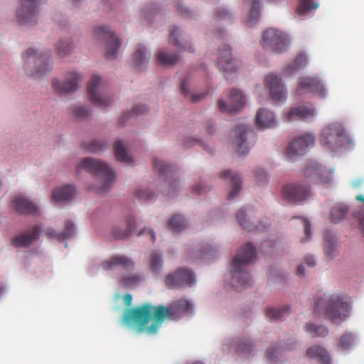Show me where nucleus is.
<instances>
[{
    "label": "nucleus",
    "mask_w": 364,
    "mask_h": 364,
    "mask_svg": "<svg viewBox=\"0 0 364 364\" xmlns=\"http://www.w3.org/2000/svg\"><path fill=\"white\" fill-rule=\"evenodd\" d=\"M255 124L259 129H269L275 127L277 122L272 112L260 109L255 117Z\"/></svg>",
    "instance_id": "obj_24"
},
{
    "label": "nucleus",
    "mask_w": 364,
    "mask_h": 364,
    "mask_svg": "<svg viewBox=\"0 0 364 364\" xmlns=\"http://www.w3.org/2000/svg\"><path fill=\"white\" fill-rule=\"evenodd\" d=\"M289 314V308L288 307H282V308H272L269 307L266 309V315L270 319L279 320L282 319L286 315Z\"/></svg>",
    "instance_id": "obj_41"
},
{
    "label": "nucleus",
    "mask_w": 364,
    "mask_h": 364,
    "mask_svg": "<svg viewBox=\"0 0 364 364\" xmlns=\"http://www.w3.org/2000/svg\"><path fill=\"white\" fill-rule=\"evenodd\" d=\"M81 81L82 76L80 74L75 72H70L67 74L64 81L53 80V87L58 94L70 93L77 89L78 84Z\"/></svg>",
    "instance_id": "obj_15"
},
{
    "label": "nucleus",
    "mask_w": 364,
    "mask_h": 364,
    "mask_svg": "<svg viewBox=\"0 0 364 364\" xmlns=\"http://www.w3.org/2000/svg\"><path fill=\"white\" fill-rule=\"evenodd\" d=\"M162 267L163 259L161 255L156 252H152L149 257V268L151 272H159Z\"/></svg>",
    "instance_id": "obj_39"
},
{
    "label": "nucleus",
    "mask_w": 364,
    "mask_h": 364,
    "mask_svg": "<svg viewBox=\"0 0 364 364\" xmlns=\"http://www.w3.org/2000/svg\"><path fill=\"white\" fill-rule=\"evenodd\" d=\"M260 45L264 50L281 53L287 50L289 38L282 31L269 28L263 33Z\"/></svg>",
    "instance_id": "obj_7"
},
{
    "label": "nucleus",
    "mask_w": 364,
    "mask_h": 364,
    "mask_svg": "<svg viewBox=\"0 0 364 364\" xmlns=\"http://www.w3.org/2000/svg\"><path fill=\"white\" fill-rule=\"evenodd\" d=\"M319 141L322 146L333 151L348 144L350 139L346 132L341 125L332 124L322 131Z\"/></svg>",
    "instance_id": "obj_6"
},
{
    "label": "nucleus",
    "mask_w": 364,
    "mask_h": 364,
    "mask_svg": "<svg viewBox=\"0 0 364 364\" xmlns=\"http://www.w3.org/2000/svg\"><path fill=\"white\" fill-rule=\"evenodd\" d=\"M193 309V304L186 299H178L166 306H154L145 303L128 309L124 315L123 321L127 326H136L138 333L155 334L166 319L178 321L191 313Z\"/></svg>",
    "instance_id": "obj_1"
},
{
    "label": "nucleus",
    "mask_w": 364,
    "mask_h": 364,
    "mask_svg": "<svg viewBox=\"0 0 364 364\" xmlns=\"http://www.w3.org/2000/svg\"><path fill=\"white\" fill-rule=\"evenodd\" d=\"M318 7V4L313 0H299L296 12L299 15H304L309 10L316 9Z\"/></svg>",
    "instance_id": "obj_42"
},
{
    "label": "nucleus",
    "mask_w": 364,
    "mask_h": 364,
    "mask_svg": "<svg viewBox=\"0 0 364 364\" xmlns=\"http://www.w3.org/2000/svg\"><path fill=\"white\" fill-rule=\"evenodd\" d=\"M254 348V343L251 340L247 338L241 340L238 343H236L235 345L236 352L245 355H250Z\"/></svg>",
    "instance_id": "obj_37"
},
{
    "label": "nucleus",
    "mask_w": 364,
    "mask_h": 364,
    "mask_svg": "<svg viewBox=\"0 0 364 364\" xmlns=\"http://www.w3.org/2000/svg\"><path fill=\"white\" fill-rule=\"evenodd\" d=\"M179 60V57L176 54H166L160 52L157 56V63L164 66H170L176 64Z\"/></svg>",
    "instance_id": "obj_38"
},
{
    "label": "nucleus",
    "mask_w": 364,
    "mask_h": 364,
    "mask_svg": "<svg viewBox=\"0 0 364 364\" xmlns=\"http://www.w3.org/2000/svg\"><path fill=\"white\" fill-rule=\"evenodd\" d=\"M278 349L274 346H270L267 349L266 356L270 362H274L277 358Z\"/></svg>",
    "instance_id": "obj_55"
},
{
    "label": "nucleus",
    "mask_w": 364,
    "mask_h": 364,
    "mask_svg": "<svg viewBox=\"0 0 364 364\" xmlns=\"http://www.w3.org/2000/svg\"><path fill=\"white\" fill-rule=\"evenodd\" d=\"M303 225H304V234H305V236H306V239H302L301 240V242H304L306 241H307L311 236V224L305 218H300Z\"/></svg>",
    "instance_id": "obj_54"
},
{
    "label": "nucleus",
    "mask_w": 364,
    "mask_h": 364,
    "mask_svg": "<svg viewBox=\"0 0 364 364\" xmlns=\"http://www.w3.org/2000/svg\"><path fill=\"white\" fill-rule=\"evenodd\" d=\"M255 259V247L251 242H247L241 247L232 260L231 269L233 277L244 288L251 282L250 274L245 269Z\"/></svg>",
    "instance_id": "obj_2"
},
{
    "label": "nucleus",
    "mask_w": 364,
    "mask_h": 364,
    "mask_svg": "<svg viewBox=\"0 0 364 364\" xmlns=\"http://www.w3.org/2000/svg\"><path fill=\"white\" fill-rule=\"evenodd\" d=\"M94 34L98 38L106 41L107 58H114L121 46L119 38L115 36L109 27L105 26L96 27L94 30Z\"/></svg>",
    "instance_id": "obj_13"
},
{
    "label": "nucleus",
    "mask_w": 364,
    "mask_h": 364,
    "mask_svg": "<svg viewBox=\"0 0 364 364\" xmlns=\"http://www.w3.org/2000/svg\"><path fill=\"white\" fill-rule=\"evenodd\" d=\"M126 224L127 228L125 230H121L118 227H114L112 229V233L115 238L124 239L129 237L131 235L133 229L135 228V219L132 216H129L126 219Z\"/></svg>",
    "instance_id": "obj_29"
},
{
    "label": "nucleus",
    "mask_w": 364,
    "mask_h": 364,
    "mask_svg": "<svg viewBox=\"0 0 364 364\" xmlns=\"http://www.w3.org/2000/svg\"><path fill=\"white\" fill-rule=\"evenodd\" d=\"M44 233L46 236L50 238L57 239L58 240H62L60 236V232H57L53 228H48L44 230Z\"/></svg>",
    "instance_id": "obj_57"
},
{
    "label": "nucleus",
    "mask_w": 364,
    "mask_h": 364,
    "mask_svg": "<svg viewBox=\"0 0 364 364\" xmlns=\"http://www.w3.org/2000/svg\"><path fill=\"white\" fill-rule=\"evenodd\" d=\"M236 218L243 229L247 231H252L255 229V225L250 220H246V214L242 209L237 211Z\"/></svg>",
    "instance_id": "obj_45"
},
{
    "label": "nucleus",
    "mask_w": 364,
    "mask_h": 364,
    "mask_svg": "<svg viewBox=\"0 0 364 364\" xmlns=\"http://www.w3.org/2000/svg\"><path fill=\"white\" fill-rule=\"evenodd\" d=\"M216 16L219 19H226L231 17V14L225 9L220 8L216 11Z\"/></svg>",
    "instance_id": "obj_60"
},
{
    "label": "nucleus",
    "mask_w": 364,
    "mask_h": 364,
    "mask_svg": "<svg viewBox=\"0 0 364 364\" xmlns=\"http://www.w3.org/2000/svg\"><path fill=\"white\" fill-rule=\"evenodd\" d=\"M145 54L146 48L142 45H139L132 56L133 63L136 68L140 69L146 63Z\"/></svg>",
    "instance_id": "obj_40"
},
{
    "label": "nucleus",
    "mask_w": 364,
    "mask_h": 364,
    "mask_svg": "<svg viewBox=\"0 0 364 364\" xmlns=\"http://www.w3.org/2000/svg\"><path fill=\"white\" fill-rule=\"evenodd\" d=\"M181 93L184 96L188 95V81H187V80H184L181 82Z\"/></svg>",
    "instance_id": "obj_63"
},
{
    "label": "nucleus",
    "mask_w": 364,
    "mask_h": 364,
    "mask_svg": "<svg viewBox=\"0 0 364 364\" xmlns=\"http://www.w3.org/2000/svg\"><path fill=\"white\" fill-rule=\"evenodd\" d=\"M304 263L309 267H314L316 265V262L312 256H307L304 259Z\"/></svg>",
    "instance_id": "obj_64"
},
{
    "label": "nucleus",
    "mask_w": 364,
    "mask_h": 364,
    "mask_svg": "<svg viewBox=\"0 0 364 364\" xmlns=\"http://www.w3.org/2000/svg\"><path fill=\"white\" fill-rule=\"evenodd\" d=\"M217 65L224 72H234L237 68V60L232 58L231 50L229 46L224 45L220 48L218 53Z\"/></svg>",
    "instance_id": "obj_19"
},
{
    "label": "nucleus",
    "mask_w": 364,
    "mask_h": 364,
    "mask_svg": "<svg viewBox=\"0 0 364 364\" xmlns=\"http://www.w3.org/2000/svg\"><path fill=\"white\" fill-rule=\"evenodd\" d=\"M314 137L311 134H304L295 138L286 150V156L289 160L306 154L307 149L314 144Z\"/></svg>",
    "instance_id": "obj_12"
},
{
    "label": "nucleus",
    "mask_w": 364,
    "mask_h": 364,
    "mask_svg": "<svg viewBox=\"0 0 364 364\" xmlns=\"http://www.w3.org/2000/svg\"><path fill=\"white\" fill-rule=\"evenodd\" d=\"M177 33L178 28H172V29L170 31L168 38L169 43L183 50H189L190 52L193 51V49L191 46L187 47L186 45H182L181 42L177 38Z\"/></svg>",
    "instance_id": "obj_47"
},
{
    "label": "nucleus",
    "mask_w": 364,
    "mask_h": 364,
    "mask_svg": "<svg viewBox=\"0 0 364 364\" xmlns=\"http://www.w3.org/2000/svg\"><path fill=\"white\" fill-rule=\"evenodd\" d=\"M348 208L344 204H336L330 213V220L333 223H338L344 220L348 214Z\"/></svg>",
    "instance_id": "obj_31"
},
{
    "label": "nucleus",
    "mask_w": 364,
    "mask_h": 364,
    "mask_svg": "<svg viewBox=\"0 0 364 364\" xmlns=\"http://www.w3.org/2000/svg\"><path fill=\"white\" fill-rule=\"evenodd\" d=\"M142 279L139 274L131 273L123 276L120 279V284L124 287L130 288L137 286Z\"/></svg>",
    "instance_id": "obj_36"
},
{
    "label": "nucleus",
    "mask_w": 364,
    "mask_h": 364,
    "mask_svg": "<svg viewBox=\"0 0 364 364\" xmlns=\"http://www.w3.org/2000/svg\"><path fill=\"white\" fill-rule=\"evenodd\" d=\"M73 48L72 44L68 41H60L58 44V55L60 57L66 55Z\"/></svg>",
    "instance_id": "obj_51"
},
{
    "label": "nucleus",
    "mask_w": 364,
    "mask_h": 364,
    "mask_svg": "<svg viewBox=\"0 0 364 364\" xmlns=\"http://www.w3.org/2000/svg\"><path fill=\"white\" fill-rule=\"evenodd\" d=\"M267 176V173L263 169L259 168L255 171V178L258 183H262L265 182Z\"/></svg>",
    "instance_id": "obj_58"
},
{
    "label": "nucleus",
    "mask_w": 364,
    "mask_h": 364,
    "mask_svg": "<svg viewBox=\"0 0 364 364\" xmlns=\"http://www.w3.org/2000/svg\"><path fill=\"white\" fill-rule=\"evenodd\" d=\"M12 208L21 214H34L38 210L34 203L21 196L14 198Z\"/></svg>",
    "instance_id": "obj_25"
},
{
    "label": "nucleus",
    "mask_w": 364,
    "mask_h": 364,
    "mask_svg": "<svg viewBox=\"0 0 364 364\" xmlns=\"http://www.w3.org/2000/svg\"><path fill=\"white\" fill-rule=\"evenodd\" d=\"M168 228L173 232H180L186 227V223L181 215H173L168 222Z\"/></svg>",
    "instance_id": "obj_35"
},
{
    "label": "nucleus",
    "mask_w": 364,
    "mask_h": 364,
    "mask_svg": "<svg viewBox=\"0 0 364 364\" xmlns=\"http://www.w3.org/2000/svg\"><path fill=\"white\" fill-rule=\"evenodd\" d=\"M315 110L311 105L292 108L285 116L287 122L305 120L314 117Z\"/></svg>",
    "instance_id": "obj_23"
},
{
    "label": "nucleus",
    "mask_w": 364,
    "mask_h": 364,
    "mask_svg": "<svg viewBox=\"0 0 364 364\" xmlns=\"http://www.w3.org/2000/svg\"><path fill=\"white\" fill-rule=\"evenodd\" d=\"M195 281L196 276L191 270L178 268L175 272L166 276L165 284L169 288L178 289L190 287Z\"/></svg>",
    "instance_id": "obj_9"
},
{
    "label": "nucleus",
    "mask_w": 364,
    "mask_h": 364,
    "mask_svg": "<svg viewBox=\"0 0 364 364\" xmlns=\"http://www.w3.org/2000/svg\"><path fill=\"white\" fill-rule=\"evenodd\" d=\"M307 63L308 59L304 53H299L294 60L285 68L284 73L287 75H291L300 68L306 66Z\"/></svg>",
    "instance_id": "obj_30"
},
{
    "label": "nucleus",
    "mask_w": 364,
    "mask_h": 364,
    "mask_svg": "<svg viewBox=\"0 0 364 364\" xmlns=\"http://www.w3.org/2000/svg\"><path fill=\"white\" fill-rule=\"evenodd\" d=\"M100 83V77L97 75L92 77L87 83V94L91 103L100 109H105L109 107L112 100L105 95H102L97 92Z\"/></svg>",
    "instance_id": "obj_14"
},
{
    "label": "nucleus",
    "mask_w": 364,
    "mask_h": 364,
    "mask_svg": "<svg viewBox=\"0 0 364 364\" xmlns=\"http://www.w3.org/2000/svg\"><path fill=\"white\" fill-rule=\"evenodd\" d=\"M80 166L96 176L100 180V184L96 188L99 193H106L111 187L115 179L114 172L103 161L93 158H85Z\"/></svg>",
    "instance_id": "obj_4"
},
{
    "label": "nucleus",
    "mask_w": 364,
    "mask_h": 364,
    "mask_svg": "<svg viewBox=\"0 0 364 364\" xmlns=\"http://www.w3.org/2000/svg\"><path fill=\"white\" fill-rule=\"evenodd\" d=\"M304 173L306 177L318 176L320 181L323 183H329L332 180L329 176L326 178L323 176L321 167L317 163H311L306 168Z\"/></svg>",
    "instance_id": "obj_33"
},
{
    "label": "nucleus",
    "mask_w": 364,
    "mask_h": 364,
    "mask_svg": "<svg viewBox=\"0 0 364 364\" xmlns=\"http://www.w3.org/2000/svg\"><path fill=\"white\" fill-rule=\"evenodd\" d=\"M23 59L29 62L32 59L36 65L35 70L31 72V75L35 77H41L51 70L52 63L50 62V54L48 53H38L33 48H28L23 53Z\"/></svg>",
    "instance_id": "obj_8"
},
{
    "label": "nucleus",
    "mask_w": 364,
    "mask_h": 364,
    "mask_svg": "<svg viewBox=\"0 0 364 364\" xmlns=\"http://www.w3.org/2000/svg\"><path fill=\"white\" fill-rule=\"evenodd\" d=\"M83 149L90 153H99L105 147H107V144L100 140H92L89 143L82 144Z\"/></svg>",
    "instance_id": "obj_44"
},
{
    "label": "nucleus",
    "mask_w": 364,
    "mask_h": 364,
    "mask_svg": "<svg viewBox=\"0 0 364 364\" xmlns=\"http://www.w3.org/2000/svg\"><path fill=\"white\" fill-rule=\"evenodd\" d=\"M247 4H252L249 18L247 21L248 26H253L260 17V0H245Z\"/></svg>",
    "instance_id": "obj_34"
},
{
    "label": "nucleus",
    "mask_w": 364,
    "mask_h": 364,
    "mask_svg": "<svg viewBox=\"0 0 364 364\" xmlns=\"http://www.w3.org/2000/svg\"><path fill=\"white\" fill-rule=\"evenodd\" d=\"M355 336L350 332H346L340 338L339 346L343 350H348L354 343Z\"/></svg>",
    "instance_id": "obj_48"
},
{
    "label": "nucleus",
    "mask_w": 364,
    "mask_h": 364,
    "mask_svg": "<svg viewBox=\"0 0 364 364\" xmlns=\"http://www.w3.org/2000/svg\"><path fill=\"white\" fill-rule=\"evenodd\" d=\"M265 82L273 100L281 102L286 99L287 92L281 82V78L276 75L269 74L266 77Z\"/></svg>",
    "instance_id": "obj_20"
},
{
    "label": "nucleus",
    "mask_w": 364,
    "mask_h": 364,
    "mask_svg": "<svg viewBox=\"0 0 364 364\" xmlns=\"http://www.w3.org/2000/svg\"><path fill=\"white\" fill-rule=\"evenodd\" d=\"M220 177L224 179H229L230 181L232 183V190L228 195V199L232 200L241 189L242 181L240 179V177L237 174L232 173L230 170H226L220 173Z\"/></svg>",
    "instance_id": "obj_27"
},
{
    "label": "nucleus",
    "mask_w": 364,
    "mask_h": 364,
    "mask_svg": "<svg viewBox=\"0 0 364 364\" xmlns=\"http://www.w3.org/2000/svg\"><path fill=\"white\" fill-rule=\"evenodd\" d=\"M147 111V107L145 105H139L134 107L129 114V117L137 116L142 114Z\"/></svg>",
    "instance_id": "obj_56"
},
{
    "label": "nucleus",
    "mask_w": 364,
    "mask_h": 364,
    "mask_svg": "<svg viewBox=\"0 0 364 364\" xmlns=\"http://www.w3.org/2000/svg\"><path fill=\"white\" fill-rule=\"evenodd\" d=\"M75 193V188L72 186H65L55 188L52 195V198L55 202H64L72 199Z\"/></svg>",
    "instance_id": "obj_28"
},
{
    "label": "nucleus",
    "mask_w": 364,
    "mask_h": 364,
    "mask_svg": "<svg viewBox=\"0 0 364 364\" xmlns=\"http://www.w3.org/2000/svg\"><path fill=\"white\" fill-rule=\"evenodd\" d=\"M245 103V97L242 92L234 89L230 92L228 102L226 103L223 100H220L218 107L222 112L233 113L242 109Z\"/></svg>",
    "instance_id": "obj_16"
},
{
    "label": "nucleus",
    "mask_w": 364,
    "mask_h": 364,
    "mask_svg": "<svg viewBox=\"0 0 364 364\" xmlns=\"http://www.w3.org/2000/svg\"><path fill=\"white\" fill-rule=\"evenodd\" d=\"M282 196L291 203H299L310 197L311 190L306 183H292L283 188Z\"/></svg>",
    "instance_id": "obj_10"
},
{
    "label": "nucleus",
    "mask_w": 364,
    "mask_h": 364,
    "mask_svg": "<svg viewBox=\"0 0 364 364\" xmlns=\"http://www.w3.org/2000/svg\"><path fill=\"white\" fill-rule=\"evenodd\" d=\"M153 166L159 174V178L164 182L166 194L173 197L178 190V178L176 177L177 168L158 159H153Z\"/></svg>",
    "instance_id": "obj_5"
},
{
    "label": "nucleus",
    "mask_w": 364,
    "mask_h": 364,
    "mask_svg": "<svg viewBox=\"0 0 364 364\" xmlns=\"http://www.w3.org/2000/svg\"><path fill=\"white\" fill-rule=\"evenodd\" d=\"M135 196L140 200L147 201L151 200L154 195L147 189H141L136 191Z\"/></svg>",
    "instance_id": "obj_52"
},
{
    "label": "nucleus",
    "mask_w": 364,
    "mask_h": 364,
    "mask_svg": "<svg viewBox=\"0 0 364 364\" xmlns=\"http://www.w3.org/2000/svg\"><path fill=\"white\" fill-rule=\"evenodd\" d=\"M350 304L338 295H333L326 300L319 299L315 307V311L323 314L332 322L344 320L348 316Z\"/></svg>",
    "instance_id": "obj_3"
},
{
    "label": "nucleus",
    "mask_w": 364,
    "mask_h": 364,
    "mask_svg": "<svg viewBox=\"0 0 364 364\" xmlns=\"http://www.w3.org/2000/svg\"><path fill=\"white\" fill-rule=\"evenodd\" d=\"M146 233H147L148 236L149 237L150 241L152 243H154L156 240V235H155L154 230L151 229L144 228L139 231V232L137 233V235L140 236V235H145Z\"/></svg>",
    "instance_id": "obj_59"
},
{
    "label": "nucleus",
    "mask_w": 364,
    "mask_h": 364,
    "mask_svg": "<svg viewBox=\"0 0 364 364\" xmlns=\"http://www.w3.org/2000/svg\"><path fill=\"white\" fill-rule=\"evenodd\" d=\"M40 231L41 225H36L30 231L14 237L11 244L15 247H28L38 237Z\"/></svg>",
    "instance_id": "obj_21"
},
{
    "label": "nucleus",
    "mask_w": 364,
    "mask_h": 364,
    "mask_svg": "<svg viewBox=\"0 0 364 364\" xmlns=\"http://www.w3.org/2000/svg\"><path fill=\"white\" fill-rule=\"evenodd\" d=\"M207 93H198V94H194L191 96V101L192 102H198L202 100H203Z\"/></svg>",
    "instance_id": "obj_61"
},
{
    "label": "nucleus",
    "mask_w": 364,
    "mask_h": 364,
    "mask_svg": "<svg viewBox=\"0 0 364 364\" xmlns=\"http://www.w3.org/2000/svg\"><path fill=\"white\" fill-rule=\"evenodd\" d=\"M114 151L117 161L127 164H132L133 162L132 157L127 153L122 141L117 140L114 143Z\"/></svg>",
    "instance_id": "obj_32"
},
{
    "label": "nucleus",
    "mask_w": 364,
    "mask_h": 364,
    "mask_svg": "<svg viewBox=\"0 0 364 364\" xmlns=\"http://www.w3.org/2000/svg\"><path fill=\"white\" fill-rule=\"evenodd\" d=\"M299 90H304L308 92L315 93L320 97H325L326 96V90L321 82L318 77H302L299 78L298 81Z\"/></svg>",
    "instance_id": "obj_17"
},
{
    "label": "nucleus",
    "mask_w": 364,
    "mask_h": 364,
    "mask_svg": "<svg viewBox=\"0 0 364 364\" xmlns=\"http://www.w3.org/2000/svg\"><path fill=\"white\" fill-rule=\"evenodd\" d=\"M306 357L316 359L320 364H331V358L327 350L320 346L309 348L306 353Z\"/></svg>",
    "instance_id": "obj_26"
},
{
    "label": "nucleus",
    "mask_w": 364,
    "mask_h": 364,
    "mask_svg": "<svg viewBox=\"0 0 364 364\" xmlns=\"http://www.w3.org/2000/svg\"><path fill=\"white\" fill-rule=\"evenodd\" d=\"M247 131L248 127L246 125L240 124L237 126L231 133L233 138L232 144L239 155H246L249 152L250 147L246 137Z\"/></svg>",
    "instance_id": "obj_18"
},
{
    "label": "nucleus",
    "mask_w": 364,
    "mask_h": 364,
    "mask_svg": "<svg viewBox=\"0 0 364 364\" xmlns=\"http://www.w3.org/2000/svg\"><path fill=\"white\" fill-rule=\"evenodd\" d=\"M306 332L314 334V337H326L328 333V329L324 326H315L307 323L305 326Z\"/></svg>",
    "instance_id": "obj_43"
},
{
    "label": "nucleus",
    "mask_w": 364,
    "mask_h": 364,
    "mask_svg": "<svg viewBox=\"0 0 364 364\" xmlns=\"http://www.w3.org/2000/svg\"><path fill=\"white\" fill-rule=\"evenodd\" d=\"M325 253L328 257H333L336 252V243L334 238L330 232H327L324 236Z\"/></svg>",
    "instance_id": "obj_46"
},
{
    "label": "nucleus",
    "mask_w": 364,
    "mask_h": 364,
    "mask_svg": "<svg viewBox=\"0 0 364 364\" xmlns=\"http://www.w3.org/2000/svg\"><path fill=\"white\" fill-rule=\"evenodd\" d=\"M75 232L74 224L70 221H67L65 224L64 230L60 232V237L63 240L71 237Z\"/></svg>",
    "instance_id": "obj_49"
},
{
    "label": "nucleus",
    "mask_w": 364,
    "mask_h": 364,
    "mask_svg": "<svg viewBox=\"0 0 364 364\" xmlns=\"http://www.w3.org/2000/svg\"><path fill=\"white\" fill-rule=\"evenodd\" d=\"M199 143H200V141L195 139H186L184 141L183 146L186 148H189L191 146L199 144Z\"/></svg>",
    "instance_id": "obj_62"
},
{
    "label": "nucleus",
    "mask_w": 364,
    "mask_h": 364,
    "mask_svg": "<svg viewBox=\"0 0 364 364\" xmlns=\"http://www.w3.org/2000/svg\"><path fill=\"white\" fill-rule=\"evenodd\" d=\"M356 200L361 201L364 203V196L363 195H358L356 196ZM357 217L359 220L360 226L362 231L364 232V209L360 210L357 213Z\"/></svg>",
    "instance_id": "obj_53"
},
{
    "label": "nucleus",
    "mask_w": 364,
    "mask_h": 364,
    "mask_svg": "<svg viewBox=\"0 0 364 364\" xmlns=\"http://www.w3.org/2000/svg\"><path fill=\"white\" fill-rule=\"evenodd\" d=\"M43 0H21V6L16 11V16L21 24L36 23L37 7Z\"/></svg>",
    "instance_id": "obj_11"
},
{
    "label": "nucleus",
    "mask_w": 364,
    "mask_h": 364,
    "mask_svg": "<svg viewBox=\"0 0 364 364\" xmlns=\"http://www.w3.org/2000/svg\"><path fill=\"white\" fill-rule=\"evenodd\" d=\"M72 113L77 117L83 119L88 117L90 114V110L85 107H74L71 108Z\"/></svg>",
    "instance_id": "obj_50"
},
{
    "label": "nucleus",
    "mask_w": 364,
    "mask_h": 364,
    "mask_svg": "<svg viewBox=\"0 0 364 364\" xmlns=\"http://www.w3.org/2000/svg\"><path fill=\"white\" fill-rule=\"evenodd\" d=\"M117 266H122L124 268L133 267L134 262L126 255H116L102 261L100 264L101 268L105 271L112 270Z\"/></svg>",
    "instance_id": "obj_22"
}]
</instances>
